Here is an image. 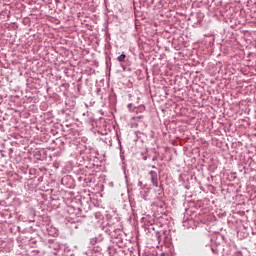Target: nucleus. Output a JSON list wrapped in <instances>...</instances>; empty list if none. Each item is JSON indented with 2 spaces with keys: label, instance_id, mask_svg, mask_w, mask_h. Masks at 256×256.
<instances>
[{
  "label": "nucleus",
  "instance_id": "obj_1",
  "mask_svg": "<svg viewBox=\"0 0 256 256\" xmlns=\"http://www.w3.org/2000/svg\"><path fill=\"white\" fill-rule=\"evenodd\" d=\"M150 175L154 187H159V182L157 181V174L155 172H150Z\"/></svg>",
  "mask_w": 256,
  "mask_h": 256
},
{
  "label": "nucleus",
  "instance_id": "obj_2",
  "mask_svg": "<svg viewBox=\"0 0 256 256\" xmlns=\"http://www.w3.org/2000/svg\"><path fill=\"white\" fill-rule=\"evenodd\" d=\"M125 57H127L125 54H121V55L118 57L119 63H123V61H125Z\"/></svg>",
  "mask_w": 256,
  "mask_h": 256
}]
</instances>
